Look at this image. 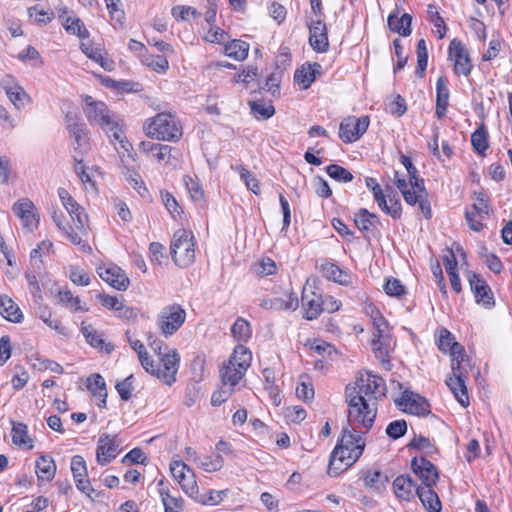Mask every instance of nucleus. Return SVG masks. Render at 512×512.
<instances>
[{
	"mask_svg": "<svg viewBox=\"0 0 512 512\" xmlns=\"http://www.w3.org/2000/svg\"><path fill=\"white\" fill-rule=\"evenodd\" d=\"M71 471L73 474V478H86L87 476V468L85 460L80 455H75L71 459Z\"/></svg>",
	"mask_w": 512,
	"mask_h": 512,
	"instance_id": "13d9d810",
	"label": "nucleus"
},
{
	"mask_svg": "<svg viewBox=\"0 0 512 512\" xmlns=\"http://www.w3.org/2000/svg\"><path fill=\"white\" fill-rule=\"evenodd\" d=\"M407 431V423L405 420H395L388 424L386 434L392 439L402 437Z\"/></svg>",
	"mask_w": 512,
	"mask_h": 512,
	"instance_id": "4d7b16f0",
	"label": "nucleus"
},
{
	"mask_svg": "<svg viewBox=\"0 0 512 512\" xmlns=\"http://www.w3.org/2000/svg\"><path fill=\"white\" fill-rule=\"evenodd\" d=\"M374 412H366L359 417V422H353L348 412L347 423L342 429V437L333 449L328 473L338 474L352 466L363 454L365 448L364 435L372 428Z\"/></svg>",
	"mask_w": 512,
	"mask_h": 512,
	"instance_id": "f257e3e1",
	"label": "nucleus"
},
{
	"mask_svg": "<svg viewBox=\"0 0 512 512\" xmlns=\"http://www.w3.org/2000/svg\"><path fill=\"white\" fill-rule=\"evenodd\" d=\"M170 471L173 476V478L179 482L183 480V478L186 476V473L188 471H191V469L181 460H173L170 463Z\"/></svg>",
	"mask_w": 512,
	"mask_h": 512,
	"instance_id": "69168bd1",
	"label": "nucleus"
},
{
	"mask_svg": "<svg viewBox=\"0 0 512 512\" xmlns=\"http://www.w3.org/2000/svg\"><path fill=\"white\" fill-rule=\"evenodd\" d=\"M231 333L237 341H248L252 335L250 323L241 317L237 318L231 327Z\"/></svg>",
	"mask_w": 512,
	"mask_h": 512,
	"instance_id": "4c0bfd02",
	"label": "nucleus"
},
{
	"mask_svg": "<svg viewBox=\"0 0 512 512\" xmlns=\"http://www.w3.org/2000/svg\"><path fill=\"white\" fill-rule=\"evenodd\" d=\"M4 89L9 100L18 110L22 109L26 102L30 101L29 95L19 85L5 86Z\"/></svg>",
	"mask_w": 512,
	"mask_h": 512,
	"instance_id": "f704fd0d",
	"label": "nucleus"
},
{
	"mask_svg": "<svg viewBox=\"0 0 512 512\" xmlns=\"http://www.w3.org/2000/svg\"><path fill=\"white\" fill-rule=\"evenodd\" d=\"M59 19L65 30L72 35H76L81 39L89 37V31L86 29L83 21L74 13L69 12L66 7L59 8Z\"/></svg>",
	"mask_w": 512,
	"mask_h": 512,
	"instance_id": "f3484780",
	"label": "nucleus"
},
{
	"mask_svg": "<svg viewBox=\"0 0 512 512\" xmlns=\"http://www.w3.org/2000/svg\"><path fill=\"white\" fill-rule=\"evenodd\" d=\"M371 346L376 354V357L381 359V361H384L389 353L390 340L373 338L371 341Z\"/></svg>",
	"mask_w": 512,
	"mask_h": 512,
	"instance_id": "680f3d73",
	"label": "nucleus"
},
{
	"mask_svg": "<svg viewBox=\"0 0 512 512\" xmlns=\"http://www.w3.org/2000/svg\"><path fill=\"white\" fill-rule=\"evenodd\" d=\"M249 44L241 40H232L225 45V54L237 61H243L248 56Z\"/></svg>",
	"mask_w": 512,
	"mask_h": 512,
	"instance_id": "473e14b6",
	"label": "nucleus"
},
{
	"mask_svg": "<svg viewBox=\"0 0 512 512\" xmlns=\"http://www.w3.org/2000/svg\"><path fill=\"white\" fill-rule=\"evenodd\" d=\"M416 485L409 475H400L393 481V490L396 497L403 501H409L414 496Z\"/></svg>",
	"mask_w": 512,
	"mask_h": 512,
	"instance_id": "b1692460",
	"label": "nucleus"
},
{
	"mask_svg": "<svg viewBox=\"0 0 512 512\" xmlns=\"http://www.w3.org/2000/svg\"><path fill=\"white\" fill-rule=\"evenodd\" d=\"M386 392V383L382 377L370 371L360 372L355 382L345 388V398L352 421L359 422V417L366 415V412H374L375 420L377 401L385 397Z\"/></svg>",
	"mask_w": 512,
	"mask_h": 512,
	"instance_id": "f03ea898",
	"label": "nucleus"
},
{
	"mask_svg": "<svg viewBox=\"0 0 512 512\" xmlns=\"http://www.w3.org/2000/svg\"><path fill=\"white\" fill-rule=\"evenodd\" d=\"M160 497L164 506L165 512H182L183 499L180 496H174L167 488H160Z\"/></svg>",
	"mask_w": 512,
	"mask_h": 512,
	"instance_id": "72a5a7b5",
	"label": "nucleus"
},
{
	"mask_svg": "<svg viewBox=\"0 0 512 512\" xmlns=\"http://www.w3.org/2000/svg\"><path fill=\"white\" fill-rule=\"evenodd\" d=\"M186 310L177 303L164 306L157 315L156 325L159 333L169 338L174 335L185 323Z\"/></svg>",
	"mask_w": 512,
	"mask_h": 512,
	"instance_id": "423d86ee",
	"label": "nucleus"
},
{
	"mask_svg": "<svg viewBox=\"0 0 512 512\" xmlns=\"http://www.w3.org/2000/svg\"><path fill=\"white\" fill-rule=\"evenodd\" d=\"M384 291L389 296L400 297L406 294V289L401 281L396 278H389L384 284Z\"/></svg>",
	"mask_w": 512,
	"mask_h": 512,
	"instance_id": "bf43d9fd",
	"label": "nucleus"
},
{
	"mask_svg": "<svg viewBox=\"0 0 512 512\" xmlns=\"http://www.w3.org/2000/svg\"><path fill=\"white\" fill-rule=\"evenodd\" d=\"M322 66L319 63H305L295 71L294 81L303 89H308L321 74Z\"/></svg>",
	"mask_w": 512,
	"mask_h": 512,
	"instance_id": "6ab92c4d",
	"label": "nucleus"
},
{
	"mask_svg": "<svg viewBox=\"0 0 512 512\" xmlns=\"http://www.w3.org/2000/svg\"><path fill=\"white\" fill-rule=\"evenodd\" d=\"M322 296L318 295L314 292L311 294H307L306 290H303L302 293V307L304 309V318L307 320H314L318 318V316L323 311L322 307Z\"/></svg>",
	"mask_w": 512,
	"mask_h": 512,
	"instance_id": "412c9836",
	"label": "nucleus"
},
{
	"mask_svg": "<svg viewBox=\"0 0 512 512\" xmlns=\"http://www.w3.org/2000/svg\"><path fill=\"white\" fill-rule=\"evenodd\" d=\"M83 101V111L89 123L100 126L109 138L122 143L124 135L118 115L112 112L104 102L95 100L89 95H86Z\"/></svg>",
	"mask_w": 512,
	"mask_h": 512,
	"instance_id": "7ed1b4c3",
	"label": "nucleus"
},
{
	"mask_svg": "<svg viewBox=\"0 0 512 512\" xmlns=\"http://www.w3.org/2000/svg\"><path fill=\"white\" fill-rule=\"evenodd\" d=\"M473 197L475 202L470 209L476 211L479 216L490 215L492 208L487 195L479 191L474 192Z\"/></svg>",
	"mask_w": 512,
	"mask_h": 512,
	"instance_id": "79ce46f5",
	"label": "nucleus"
},
{
	"mask_svg": "<svg viewBox=\"0 0 512 512\" xmlns=\"http://www.w3.org/2000/svg\"><path fill=\"white\" fill-rule=\"evenodd\" d=\"M428 19L437 28L439 38L442 39L446 33V25L443 18L439 15L436 7L432 4L428 6Z\"/></svg>",
	"mask_w": 512,
	"mask_h": 512,
	"instance_id": "8fccbe9b",
	"label": "nucleus"
},
{
	"mask_svg": "<svg viewBox=\"0 0 512 512\" xmlns=\"http://www.w3.org/2000/svg\"><path fill=\"white\" fill-rule=\"evenodd\" d=\"M233 170L239 172L241 179L245 182L246 187L255 195L260 193L259 181L257 178L245 167L236 166L232 167Z\"/></svg>",
	"mask_w": 512,
	"mask_h": 512,
	"instance_id": "c03bdc74",
	"label": "nucleus"
},
{
	"mask_svg": "<svg viewBox=\"0 0 512 512\" xmlns=\"http://www.w3.org/2000/svg\"><path fill=\"white\" fill-rule=\"evenodd\" d=\"M70 136L73 138V145L75 150L83 151L88 146V131L86 126L77 128L70 131Z\"/></svg>",
	"mask_w": 512,
	"mask_h": 512,
	"instance_id": "09e8293b",
	"label": "nucleus"
},
{
	"mask_svg": "<svg viewBox=\"0 0 512 512\" xmlns=\"http://www.w3.org/2000/svg\"><path fill=\"white\" fill-rule=\"evenodd\" d=\"M251 359L252 354L248 348L243 345H237L234 348L233 354L227 361L228 364L235 367V371L233 376L225 374L226 379L231 380V378H233L234 381L241 380L247 369L250 367Z\"/></svg>",
	"mask_w": 512,
	"mask_h": 512,
	"instance_id": "f8f14e48",
	"label": "nucleus"
},
{
	"mask_svg": "<svg viewBox=\"0 0 512 512\" xmlns=\"http://www.w3.org/2000/svg\"><path fill=\"white\" fill-rule=\"evenodd\" d=\"M471 144L478 154H485V151L488 149L489 145L487 139V132L483 126L479 127L472 133Z\"/></svg>",
	"mask_w": 512,
	"mask_h": 512,
	"instance_id": "a19ab883",
	"label": "nucleus"
},
{
	"mask_svg": "<svg viewBox=\"0 0 512 512\" xmlns=\"http://www.w3.org/2000/svg\"><path fill=\"white\" fill-rule=\"evenodd\" d=\"M66 210L72 218L76 228L82 232H85L88 216L84 212L83 207H81L77 202H74L70 206H67Z\"/></svg>",
	"mask_w": 512,
	"mask_h": 512,
	"instance_id": "58836bf2",
	"label": "nucleus"
},
{
	"mask_svg": "<svg viewBox=\"0 0 512 512\" xmlns=\"http://www.w3.org/2000/svg\"><path fill=\"white\" fill-rule=\"evenodd\" d=\"M250 107L257 119H269L275 113V109L272 105H266L260 102H252L250 103Z\"/></svg>",
	"mask_w": 512,
	"mask_h": 512,
	"instance_id": "6e6d98bb",
	"label": "nucleus"
},
{
	"mask_svg": "<svg viewBox=\"0 0 512 512\" xmlns=\"http://www.w3.org/2000/svg\"><path fill=\"white\" fill-rule=\"evenodd\" d=\"M433 486H418L416 494L428 512H441L442 505Z\"/></svg>",
	"mask_w": 512,
	"mask_h": 512,
	"instance_id": "5701e85b",
	"label": "nucleus"
},
{
	"mask_svg": "<svg viewBox=\"0 0 512 512\" xmlns=\"http://www.w3.org/2000/svg\"><path fill=\"white\" fill-rule=\"evenodd\" d=\"M146 135L160 141L176 142L182 137V126L175 114L161 112L144 123Z\"/></svg>",
	"mask_w": 512,
	"mask_h": 512,
	"instance_id": "20e7f679",
	"label": "nucleus"
},
{
	"mask_svg": "<svg viewBox=\"0 0 512 512\" xmlns=\"http://www.w3.org/2000/svg\"><path fill=\"white\" fill-rule=\"evenodd\" d=\"M400 161L408 172L410 186L416 187V188L424 186V181H423V179L418 178V170L413 165L410 157L402 154L400 156Z\"/></svg>",
	"mask_w": 512,
	"mask_h": 512,
	"instance_id": "37998d69",
	"label": "nucleus"
},
{
	"mask_svg": "<svg viewBox=\"0 0 512 512\" xmlns=\"http://www.w3.org/2000/svg\"><path fill=\"white\" fill-rule=\"evenodd\" d=\"M81 332L91 346L100 349L103 348L104 340L101 338V335H99L93 328V326L85 325V323H82Z\"/></svg>",
	"mask_w": 512,
	"mask_h": 512,
	"instance_id": "de8ad7c7",
	"label": "nucleus"
},
{
	"mask_svg": "<svg viewBox=\"0 0 512 512\" xmlns=\"http://www.w3.org/2000/svg\"><path fill=\"white\" fill-rule=\"evenodd\" d=\"M306 345L309 346L311 351L323 357H330L333 353H335V349L331 344L320 339L309 341Z\"/></svg>",
	"mask_w": 512,
	"mask_h": 512,
	"instance_id": "603ef678",
	"label": "nucleus"
},
{
	"mask_svg": "<svg viewBox=\"0 0 512 512\" xmlns=\"http://www.w3.org/2000/svg\"><path fill=\"white\" fill-rule=\"evenodd\" d=\"M106 3V7L109 11L110 17L112 20H115L117 23L122 24L124 19V11L119 7L120 0H104Z\"/></svg>",
	"mask_w": 512,
	"mask_h": 512,
	"instance_id": "0e129e2a",
	"label": "nucleus"
},
{
	"mask_svg": "<svg viewBox=\"0 0 512 512\" xmlns=\"http://www.w3.org/2000/svg\"><path fill=\"white\" fill-rule=\"evenodd\" d=\"M119 444L116 437L109 434H102L99 437L96 450L97 462L104 466L110 463L118 455Z\"/></svg>",
	"mask_w": 512,
	"mask_h": 512,
	"instance_id": "4468645a",
	"label": "nucleus"
},
{
	"mask_svg": "<svg viewBox=\"0 0 512 512\" xmlns=\"http://www.w3.org/2000/svg\"><path fill=\"white\" fill-rule=\"evenodd\" d=\"M12 429L11 437L13 444L17 446H24L28 449L33 448L32 439L28 436V427L22 422H16L11 420Z\"/></svg>",
	"mask_w": 512,
	"mask_h": 512,
	"instance_id": "cd10ccee",
	"label": "nucleus"
},
{
	"mask_svg": "<svg viewBox=\"0 0 512 512\" xmlns=\"http://www.w3.org/2000/svg\"><path fill=\"white\" fill-rule=\"evenodd\" d=\"M414 201L408 203L409 205L419 204V208L424 214L425 218L429 219L431 217V207L427 200V192L424 186L417 188L416 194H413Z\"/></svg>",
	"mask_w": 512,
	"mask_h": 512,
	"instance_id": "a18cd8bd",
	"label": "nucleus"
},
{
	"mask_svg": "<svg viewBox=\"0 0 512 512\" xmlns=\"http://www.w3.org/2000/svg\"><path fill=\"white\" fill-rule=\"evenodd\" d=\"M69 278L74 284L80 286H88L91 282L90 276L76 267L71 268Z\"/></svg>",
	"mask_w": 512,
	"mask_h": 512,
	"instance_id": "774afa93",
	"label": "nucleus"
},
{
	"mask_svg": "<svg viewBox=\"0 0 512 512\" xmlns=\"http://www.w3.org/2000/svg\"><path fill=\"white\" fill-rule=\"evenodd\" d=\"M468 282L471 291L474 293L477 303L486 307H491L494 305L493 293L481 275L474 272H469Z\"/></svg>",
	"mask_w": 512,
	"mask_h": 512,
	"instance_id": "ddd939ff",
	"label": "nucleus"
},
{
	"mask_svg": "<svg viewBox=\"0 0 512 512\" xmlns=\"http://www.w3.org/2000/svg\"><path fill=\"white\" fill-rule=\"evenodd\" d=\"M0 315L13 323H20L23 314L18 305L7 295L0 294Z\"/></svg>",
	"mask_w": 512,
	"mask_h": 512,
	"instance_id": "a878e982",
	"label": "nucleus"
},
{
	"mask_svg": "<svg viewBox=\"0 0 512 512\" xmlns=\"http://www.w3.org/2000/svg\"><path fill=\"white\" fill-rule=\"evenodd\" d=\"M171 255L180 268L189 267L195 260V242L191 231L179 229L173 235Z\"/></svg>",
	"mask_w": 512,
	"mask_h": 512,
	"instance_id": "39448f33",
	"label": "nucleus"
},
{
	"mask_svg": "<svg viewBox=\"0 0 512 512\" xmlns=\"http://www.w3.org/2000/svg\"><path fill=\"white\" fill-rule=\"evenodd\" d=\"M36 474L39 479L51 481L56 472V464L51 456L42 455L36 460Z\"/></svg>",
	"mask_w": 512,
	"mask_h": 512,
	"instance_id": "c85d7f7f",
	"label": "nucleus"
},
{
	"mask_svg": "<svg viewBox=\"0 0 512 512\" xmlns=\"http://www.w3.org/2000/svg\"><path fill=\"white\" fill-rule=\"evenodd\" d=\"M438 348L443 353L459 354L463 352V346L455 341L454 336L447 329L439 332Z\"/></svg>",
	"mask_w": 512,
	"mask_h": 512,
	"instance_id": "c756f323",
	"label": "nucleus"
},
{
	"mask_svg": "<svg viewBox=\"0 0 512 512\" xmlns=\"http://www.w3.org/2000/svg\"><path fill=\"white\" fill-rule=\"evenodd\" d=\"M12 211L20 219L28 231L35 230L39 225V215L34 203L28 198H21L12 206Z\"/></svg>",
	"mask_w": 512,
	"mask_h": 512,
	"instance_id": "1a4fd4ad",
	"label": "nucleus"
},
{
	"mask_svg": "<svg viewBox=\"0 0 512 512\" xmlns=\"http://www.w3.org/2000/svg\"><path fill=\"white\" fill-rule=\"evenodd\" d=\"M99 276L103 281L117 290H126L129 286V279L118 266L99 267Z\"/></svg>",
	"mask_w": 512,
	"mask_h": 512,
	"instance_id": "a211bd4d",
	"label": "nucleus"
},
{
	"mask_svg": "<svg viewBox=\"0 0 512 512\" xmlns=\"http://www.w3.org/2000/svg\"><path fill=\"white\" fill-rule=\"evenodd\" d=\"M223 464V457L219 454L215 458L210 456L199 458V466L206 472L219 471L223 467Z\"/></svg>",
	"mask_w": 512,
	"mask_h": 512,
	"instance_id": "3c124183",
	"label": "nucleus"
},
{
	"mask_svg": "<svg viewBox=\"0 0 512 512\" xmlns=\"http://www.w3.org/2000/svg\"><path fill=\"white\" fill-rule=\"evenodd\" d=\"M326 172L331 178L339 182H350L353 180V175L350 171L337 164L327 166Z\"/></svg>",
	"mask_w": 512,
	"mask_h": 512,
	"instance_id": "49530a36",
	"label": "nucleus"
},
{
	"mask_svg": "<svg viewBox=\"0 0 512 512\" xmlns=\"http://www.w3.org/2000/svg\"><path fill=\"white\" fill-rule=\"evenodd\" d=\"M147 65L158 73H164L169 68L168 60L160 55L151 56L147 59Z\"/></svg>",
	"mask_w": 512,
	"mask_h": 512,
	"instance_id": "338daca9",
	"label": "nucleus"
},
{
	"mask_svg": "<svg viewBox=\"0 0 512 512\" xmlns=\"http://www.w3.org/2000/svg\"><path fill=\"white\" fill-rule=\"evenodd\" d=\"M377 222H379L378 216L365 208L360 209L354 218L356 227L365 233L372 232Z\"/></svg>",
	"mask_w": 512,
	"mask_h": 512,
	"instance_id": "7c9ffc66",
	"label": "nucleus"
},
{
	"mask_svg": "<svg viewBox=\"0 0 512 512\" xmlns=\"http://www.w3.org/2000/svg\"><path fill=\"white\" fill-rule=\"evenodd\" d=\"M180 486L182 487L183 491L188 495H194L198 493V486L195 479L194 472L188 471L186 473V476L183 478V480L178 482Z\"/></svg>",
	"mask_w": 512,
	"mask_h": 512,
	"instance_id": "052dcab7",
	"label": "nucleus"
},
{
	"mask_svg": "<svg viewBox=\"0 0 512 512\" xmlns=\"http://www.w3.org/2000/svg\"><path fill=\"white\" fill-rule=\"evenodd\" d=\"M309 43L318 53H324L329 48L326 24L322 20L312 21L309 25Z\"/></svg>",
	"mask_w": 512,
	"mask_h": 512,
	"instance_id": "dca6fc26",
	"label": "nucleus"
},
{
	"mask_svg": "<svg viewBox=\"0 0 512 512\" xmlns=\"http://www.w3.org/2000/svg\"><path fill=\"white\" fill-rule=\"evenodd\" d=\"M321 271L323 275L329 280L337 282L341 285H346L349 283V275L333 263L322 264Z\"/></svg>",
	"mask_w": 512,
	"mask_h": 512,
	"instance_id": "c9c22d12",
	"label": "nucleus"
},
{
	"mask_svg": "<svg viewBox=\"0 0 512 512\" xmlns=\"http://www.w3.org/2000/svg\"><path fill=\"white\" fill-rule=\"evenodd\" d=\"M159 365H155L154 376L161 379L167 385H171L176 380L180 356L176 349L164 353L159 357Z\"/></svg>",
	"mask_w": 512,
	"mask_h": 512,
	"instance_id": "0eeeda50",
	"label": "nucleus"
},
{
	"mask_svg": "<svg viewBox=\"0 0 512 512\" xmlns=\"http://www.w3.org/2000/svg\"><path fill=\"white\" fill-rule=\"evenodd\" d=\"M40 319L51 329L57 331L60 334H65V328L62 326L61 321L52 317L51 311L47 308L40 309Z\"/></svg>",
	"mask_w": 512,
	"mask_h": 512,
	"instance_id": "864d4df0",
	"label": "nucleus"
},
{
	"mask_svg": "<svg viewBox=\"0 0 512 512\" xmlns=\"http://www.w3.org/2000/svg\"><path fill=\"white\" fill-rule=\"evenodd\" d=\"M388 477L379 470L368 471L364 477V485L376 492L385 487Z\"/></svg>",
	"mask_w": 512,
	"mask_h": 512,
	"instance_id": "e433bc0d",
	"label": "nucleus"
},
{
	"mask_svg": "<svg viewBox=\"0 0 512 512\" xmlns=\"http://www.w3.org/2000/svg\"><path fill=\"white\" fill-rule=\"evenodd\" d=\"M172 15L176 20H188L190 17L196 18L200 16L194 7L178 5L172 8Z\"/></svg>",
	"mask_w": 512,
	"mask_h": 512,
	"instance_id": "5fc2aeb1",
	"label": "nucleus"
},
{
	"mask_svg": "<svg viewBox=\"0 0 512 512\" xmlns=\"http://www.w3.org/2000/svg\"><path fill=\"white\" fill-rule=\"evenodd\" d=\"M162 201L173 218L181 215L182 210L172 194L169 192L162 193Z\"/></svg>",
	"mask_w": 512,
	"mask_h": 512,
	"instance_id": "e2e57ef3",
	"label": "nucleus"
},
{
	"mask_svg": "<svg viewBox=\"0 0 512 512\" xmlns=\"http://www.w3.org/2000/svg\"><path fill=\"white\" fill-rule=\"evenodd\" d=\"M58 297L61 304L70 309L72 312L87 311L86 308L81 306L79 297L74 296L68 289L59 290Z\"/></svg>",
	"mask_w": 512,
	"mask_h": 512,
	"instance_id": "ea45409f",
	"label": "nucleus"
},
{
	"mask_svg": "<svg viewBox=\"0 0 512 512\" xmlns=\"http://www.w3.org/2000/svg\"><path fill=\"white\" fill-rule=\"evenodd\" d=\"M87 387L94 396H97L101 399L102 404H99V406H105L107 391L104 378L100 374H92L87 379Z\"/></svg>",
	"mask_w": 512,
	"mask_h": 512,
	"instance_id": "2f4dec72",
	"label": "nucleus"
},
{
	"mask_svg": "<svg viewBox=\"0 0 512 512\" xmlns=\"http://www.w3.org/2000/svg\"><path fill=\"white\" fill-rule=\"evenodd\" d=\"M412 16L408 13H404L401 17L396 14H390L388 16V26L391 31L396 32L404 37L411 34Z\"/></svg>",
	"mask_w": 512,
	"mask_h": 512,
	"instance_id": "bb28decb",
	"label": "nucleus"
},
{
	"mask_svg": "<svg viewBox=\"0 0 512 512\" xmlns=\"http://www.w3.org/2000/svg\"><path fill=\"white\" fill-rule=\"evenodd\" d=\"M466 375L463 376H449L446 379V385L449 387L457 401L463 406L469 405V397L467 387L465 384Z\"/></svg>",
	"mask_w": 512,
	"mask_h": 512,
	"instance_id": "393cba45",
	"label": "nucleus"
},
{
	"mask_svg": "<svg viewBox=\"0 0 512 512\" xmlns=\"http://www.w3.org/2000/svg\"><path fill=\"white\" fill-rule=\"evenodd\" d=\"M396 405L405 413L413 415H426L429 413V404L419 394L405 390L402 396L395 401Z\"/></svg>",
	"mask_w": 512,
	"mask_h": 512,
	"instance_id": "9d476101",
	"label": "nucleus"
},
{
	"mask_svg": "<svg viewBox=\"0 0 512 512\" xmlns=\"http://www.w3.org/2000/svg\"><path fill=\"white\" fill-rule=\"evenodd\" d=\"M369 117L362 116L356 118L354 116L345 118L339 127V137L345 143L357 141L367 130L369 126Z\"/></svg>",
	"mask_w": 512,
	"mask_h": 512,
	"instance_id": "6e6552de",
	"label": "nucleus"
},
{
	"mask_svg": "<svg viewBox=\"0 0 512 512\" xmlns=\"http://www.w3.org/2000/svg\"><path fill=\"white\" fill-rule=\"evenodd\" d=\"M413 472L420 478L423 486H434L438 480V471L434 464L424 457H414L411 460Z\"/></svg>",
	"mask_w": 512,
	"mask_h": 512,
	"instance_id": "2eb2a0df",
	"label": "nucleus"
},
{
	"mask_svg": "<svg viewBox=\"0 0 512 512\" xmlns=\"http://www.w3.org/2000/svg\"><path fill=\"white\" fill-rule=\"evenodd\" d=\"M449 57L454 61L456 74L469 75L472 69L469 53L461 41L453 39L449 45Z\"/></svg>",
	"mask_w": 512,
	"mask_h": 512,
	"instance_id": "9b49d317",
	"label": "nucleus"
},
{
	"mask_svg": "<svg viewBox=\"0 0 512 512\" xmlns=\"http://www.w3.org/2000/svg\"><path fill=\"white\" fill-rule=\"evenodd\" d=\"M448 79L440 76L436 82V116L439 119L445 117L449 100Z\"/></svg>",
	"mask_w": 512,
	"mask_h": 512,
	"instance_id": "4be33fe9",
	"label": "nucleus"
},
{
	"mask_svg": "<svg viewBox=\"0 0 512 512\" xmlns=\"http://www.w3.org/2000/svg\"><path fill=\"white\" fill-rule=\"evenodd\" d=\"M298 297L294 293H289L282 297L265 298L260 302V306L266 310H286L294 311L298 307Z\"/></svg>",
	"mask_w": 512,
	"mask_h": 512,
	"instance_id": "aec40b11",
	"label": "nucleus"
}]
</instances>
